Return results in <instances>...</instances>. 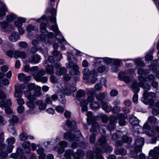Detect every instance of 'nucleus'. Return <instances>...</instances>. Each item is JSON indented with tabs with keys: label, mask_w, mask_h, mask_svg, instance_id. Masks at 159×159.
Segmentation results:
<instances>
[{
	"label": "nucleus",
	"mask_w": 159,
	"mask_h": 159,
	"mask_svg": "<svg viewBox=\"0 0 159 159\" xmlns=\"http://www.w3.org/2000/svg\"><path fill=\"white\" fill-rule=\"evenodd\" d=\"M107 139L104 136H101L98 140V145L102 147L103 153L105 152L108 154L111 153L113 150V148L111 146H106L107 144Z\"/></svg>",
	"instance_id": "f257e3e1"
},
{
	"label": "nucleus",
	"mask_w": 159,
	"mask_h": 159,
	"mask_svg": "<svg viewBox=\"0 0 159 159\" xmlns=\"http://www.w3.org/2000/svg\"><path fill=\"white\" fill-rule=\"evenodd\" d=\"M64 138L69 141H72L75 140L76 141L74 142L71 145V148L73 149L77 148L79 145V137L75 136L71 133L67 131L64 134Z\"/></svg>",
	"instance_id": "f03ea898"
},
{
	"label": "nucleus",
	"mask_w": 159,
	"mask_h": 159,
	"mask_svg": "<svg viewBox=\"0 0 159 159\" xmlns=\"http://www.w3.org/2000/svg\"><path fill=\"white\" fill-rule=\"evenodd\" d=\"M54 25H52L51 27V29L54 31L56 36V39L58 42L61 44L65 45L66 43L63 36L61 35L59 30L58 27L56 23Z\"/></svg>",
	"instance_id": "7ed1b4c3"
},
{
	"label": "nucleus",
	"mask_w": 159,
	"mask_h": 159,
	"mask_svg": "<svg viewBox=\"0 0 159 159\" xmlns=\"http://www.w3.org/2000/svg\"><path fill=\"white\" fill-rule=\"evenodd\" d=\"M76 63H72L71 62H69L67 67L69 68L73 69L69 71L70 74L72 75H78L80 74V72L79 71V67L76 64Z\"/></svg>",
	"instance_id": "20e7f679"
},
{
	"label": "nucleus",
	"mask_w": 159,
	"mask_h": 159,
	"mask_svg": "<svg viewBox=\"0 0 159 159\" xmlns=\"http://www.w3.org/2000/svg\"><path fill=\"white\" fill-rule=\"evenodd\" d=\"M115 117L119 120V124L120 126H124L125 125V119L127 118V115L126 114H124L122 113H118L116 116H115Z\"/></svg>",
	"instance_id": "39448f33"
},
{
	"label": "nucleus",
	"mask_w": 159,
	"mask_h": 159,
	"mask_svg": "<svg viewBox=\"0 0 159 159\" xmlns=\"http://www.w3.org/2000/svg\"><path fill=\"white\" fill-rule=\"evenodd\" d=\"M116 123V119L115 116H111L109 119V122L107 125V128L110 131L114 130L115 128V124Z\"/></svg>",
	"instance_id": "423d86ee"
},
{
	"label": "nucleus",
	"mask_w": 159,
	"mask_h": 159,
	"mask_svg": "<svg viewBox=\"0 0 159 159\" xmlns=\"http://www.w3.org/2000/svg\"><path fill=\"white\" fill-rule=\"evenodd\" d=\"M48 61L45 60L43 63V66L45 67L46 73L48 74H52L54 72V67L52 65L48 64Z\"/></svg>",
	"instance_id": "0eeeda50"
},
{
	"label": "nucleus",
	"mask_w": 159,
	"mask_h": 159,
	"mask_svg": "<svg viewBox=\"0 0 159 159\" xmlns=\"http://www.w3.org/2000/svg\"><path fill=\"white\" fill-rule=\"evenodd\" d=\"M95 70L93 69V70L90 71L88 68L84 69L83 70V74L84 75V79L89 80L90 78V76L95 75Z\"/></svg>",
	"instance_id": "6e6552de"
},
{
	"label": "nucleus",
	"mask_w": 159,
	"mask_h": 159,
	"mask_svg": "<svg viewBox=\"0 0 159 159\" xmlns=\"http://www.w3.org/2000/svg\"><path fill=\"white\" fill-rule=\"evenodd\" d=\"M41 59L40 56L38 54L32 55L30 56L28 59L29 63L36 64L39 63Z\"/></svg>",
	"instance_id": "1a4fd4ad"
},
{
	"label": "nucleus",
	"mask_w": 159,
	"mask_h": 159,
	"mask_svg": "<svg viewBox=\"0 0 159 159\" xmlns=\"http://www.w3.org/2000/svg\"><path fill=\"white\" fill-rule=\"evenodd\" d=\"M18 79L20 81L23 82L25 84L28 83L30 80V76H26L23 73H19L18 75Z\"/></svg>",
	"instance_id": "9d476101"
},
{
	"label": "nucleus",
	"mask_w": 159,
	"mask_h": 159,
	"mask_svg": "<svg viewBox=\"0 0 159 159\" xmlns=\"http://www.w3.org/2000/svg\"><path fill=\"white\" fill-rule=\"evenodd\" d=\"M149 155L151 157V159H158L159 158V150L155 148L153 150L149 151Z\"/></svg>",
	"instance_id": "9b49d317"
},
{
	"label": "nucleus",
	"mask_w": 159,
	"mask_h": 159,
	"mask_svg": "<svg viewBox=\"0 0 159 159\" xmlns=\"http://www.w3.org/2000/svg\"><path fill=\"white\" fill-rule=\"evenodd\" d=\"M76 90V87L73 86H70L65 87L62 90V91L64 94L68 96H70L71 95L72 93L75 92Z\"/></svg>",
	"instance_id": "f8f14e48"
},
{
	"label": "nucleus",
	"mask_w": 159,
	"mask_h": 159,
	"mask_svg": "<svg viewBox=\"0 0 159 159\" xmlns=\"http://www.w3.org/2000/svg\"><path fill=\"white\" fill-rule=\"evenodd\" d=\"M94 151L96 154L95 159H104V157L101 154L103 153V151L101 148L96 147L95 149H94Z\"/></svg>",
	"instance_id": "ddd939ff"
},
{
	"label": "nucleus",
	"mask_w": 159,
	"mask_h": 159,
	"mask_svg": "<svg viewBox=\"0 0 159 159\" xmlns=\"http://www.w3.org/2000/svg\"><path fill=\"white\" fill-rule=\"evenodd\" d=\"M45 74V71L43 69L39 70L37 73L34 74V79L37 81H39L42 76Z\"/></svg>",
	"instance_id": "4468645a"
},
{
	"label": "nucleus",
	"mask_w": 159,
	"mask_h": 159,
	"mask_svg": "<svg viewBox=\"0 0 159 159\" xmlns=\"http://www.w3.org/2000/svg\"><path fill=\"white\" fill-rule=\"evenodd\" d=\"M24 93L29 101H34L36 100L37 96H35L34 94H31V92L30 90L24 91Z\"/></svg>",
	"instance_id": "2eb2a0df"
},
{
	"label": "nucleus",
	"mask_w": 159,
	"mask_h": 159,
	"mask_svg": "<svg viewBox=\"0 0 159 159\" xmlns=\"http://www.w3.org/2000/svg\"><path fill=\"white\" fill-rule=\"evenodd\" d=\"M89 96L86 100L87 102H93L94 100V97L95 96V91L93 89H90L88 91Z\"/></svg>",
	"instance_id": "dca6fc26"
},
{
	"label": "nucleus",
	"mask_w": 159,
	"mask_h": 159,
	"mask_svg": "<svg viewBox=\"0 0 159 159\" xmlns=\"http://www.w3.org/2000/svg\"><path fill=\"white\" fill-rule=\"evenodd\" d=\"M85 155V153L84 151L81 149H78L77 152L74 153L73 155L74 157L73 159H81Z\"/></svg>",
	"instance_id": "f3484780"
},
{
	"label": "nucleus",
	"mask_w": 159,
	"mask_h": 159,
	"mask_svg": "<svg viewBox=\"0 0 159 159\" xmlns=\"http://www.w3.org/2000/svg\"><path fill=\"white\" fill-rule=\"evenodd\" d=\"M101 108L105 112L108 113L111 111L112 107L110 105H108L107 102L102 101L101 103Z\"/></svg>",
	"instance_id": "a211bd4d"
},
{
	"label": "nucleus",
	"mask_w": 159,
	"mask_h": 159,
	"mask_svg": "<svg viewBox=\"0 0 159 159\" xmlns=\"http://www.w3.org/2000/svg\"><path fill=\"white\" fill-rule=\"evenodd\" d=\"M20 38L19 34L17 32H14L9 36V40L13 42H16Z\"/></svg>",
	"instance_id": "6ab92c4d"
},
{
	"label": "nucleus",
	"mask_w": 159,
	"mask_h": 159,
	"mask_svg": "<svg viewBox=\"0 0 159 159\" xmlns=\"http://www.w3.org/2000/svg\"><path fill=\"white\" fill-rule=\"evenodd\" d=\"M140 86L139 84L136 81H134L132 83L131 85L133 92L134 93H138L139 92L140 90Z\"/></svg>",
	"instance_id": "aec40b11"
},
{
	"label": "nucleus",
	"mask_w": 159,
	"mask_h": 159,
	"mask_svg": "<svg viewBox=\"0 0 159 159\" xmlns=\"http://www.w3.org/2000/svg\"><path fill=\"white\" fill-rule=\"evenodd\" d=\"M99 124L97 122H94L92 125V127L90 129V131L93 134H98V133L97 131L98 128Z\"/></svg>",
	"instance_id": "412c9836"
},
{
	"label": "nucleus",
	"mask_w": 159,
	"mask_h": 159,
	"mask_svg": "<svg viewBox=\"0 0 159 159\" xmlns=\"http://www.w3.org/2000/svg\"><path fill=\"white\" fill-rule=\"evenodd\" d=\"M0 6H1L0 9L2 10H0V17L3 16H5L6 14L5 12L7 11V8L4 3L0 2Z\"/></svg>",
	"instance_id": "4be33fe9"
},
{
	"label": "nucleus",
	"mask_w": 159,
	"mask_h": 159,
	"mask_svg": "<svg viewBox=\"0 0 159 159\" xmlns=\"http://www.w3.org/2000/svg\"><path fill=\"white\" fill-rule=\"evenodd\" d=\"M115 152L117 155H120L124 156L126 154L127 151L125 149L123 148H117L115 149Z\"/></svg>",
	"instance_id": "5701e85b"
},
{
	"label": "nucleus",
	"mask_w": 159,
	"mask_h": 159,
	"mask_svg": "<svg viewBox=\"0 0 159 159\" xmlns=\"http://www.w3.org/2000/svg\"><path fill=\"white\" fill-rule=\"evenodd\" d=\"M26 21L25 18L19 17L18 18V20L14 22V24L15 26L17 28L21 27L22 23H25Z\"/></svg>",
	"instance_id": "b1692460"
},
{
	"label": "nucleus",
	"mask_w": 159,
	"mask_h": 159,
	"mask_svg": "<svg viewBox=\"0 0 159 159\" xmlns=\"http://www.w3.org/2000/svg\"><path fill=\"white\" fill-rule=\"evenodd\" d=\"M12 103L10 99H7L6 102L3 101L0 102V107H2L6 108L7 107H10L11 106Z\"/></svg>",
	"instance_id": "393cba45"
},
{
	"label": "nucleus",
	"mask_w": 159,
	"mask_h": 159,
	"mask_svg": "<svg viewBox=\"0 0 159 159\" xmlns=\"http://www.w3.org/2000/svg\"><path fill=\"white\" fill-rule=\"evenodd\" d=\"M85 95V91L82 89H80L77 91L76 97L78 101H80L81 100V98L84 97Z\"/></svg>",
	"instance_id": "a878e982"
},
{
	"label": "nucleus",
	"mask_w": 159,
	"mask_h": 159,
	"mask_svg": "<svg viewBox=\"0 0 159 159\" xmlns=\"http://www.w3.org/2000/svg\"><path fill=\"white\" fill-rule=\"evenodd\" d=\"M129 123L133 126L137 125L139 124V120L134 116L130 117L129 120Z\"/></svg>",
	"instance_id": "bb28decb"
},
{
	"label": "nucleus",
	"mask_w": 159,
	"mask_h": 159,
	"mask_svg": "<svg viewBox=\"0 0 159 159\" xmlns=\"http://www.w3.org/2000/svg\"><path fill=\"white\" fill-rule=\"evenodd\" d=\"M36 104L37 106H39L40 110H44L46 109L47 105L46 103H43L42 101L39 100L36 101Z\"/></svg>",
	"instance_id": "cd10ccee"
},
{
	"label": "nucleus",
	"mask_w": 159,
	"mask_h": 159,
	"mask_svg": "<svg viewBox=\"0 0 159 159\" xmlns=\"http://www.w3.org/2000/svg\"><path fill=\"white\" fill-rule=\"evenodd\" d=\"M144 143V139L143 138L138 137L136 139L134 145L142 147Z\"/></svg>",
	"instance_id": "c85d7f7f"
},
{
	"label": "nucleus",
	"mask_w": 159,
	"mask_h": 159,
	"mask_svg": "<svg viewBox=\"0 0 159 159\" xmlns=\"http://www.w3.org/2000/svg\"><path fill=\"white\" fill-rule=\"evenodd\" d=\"M37 152L39 155V158L41 159H45L46 154L44 153V150L43 148H39L37 150Z\"/></svg>",
	"instance_id": "c756f323"
},
{
	"label": "nucleus",
	"mask_w": 159,
	"mask_h": 159,
	"mask_svg": "<svg viewBox=\"0 0 159 159\" xmlns=\"http://www.w3.org/2000/svg\"><path fill=\"white\" fill-rule=\"evenodd\" d=\"M74 155L73 150L71 149L67 150L64 154V156L67 159H71V156Z\"/></svg>",
	"instance_id": "7c9ffc66"
},
{
	"label": "nucleus",
	"mask_w": 159,
	"mask_h": 159,
	"mask_svg": "<svg viewBox=\"0 0 159 159\" xmlns=\"http://www.w3.org/2000/svg\"><path fill=\"white\" fill-rule=\"evenodd\" d=\"M66 124L68 127L73 129L75 128L76 126V123L75 121L69 119L67 120Z\"/></svg>",
	"instance_id": "2f4dec72"
},
{
	"label": "nucleus",
	"mask_w": 159,
	"mask_h": 159,
	"mask_svg": "<svg viewBox=\"0 0 159 159\" xmlns=\"http://www.w3.org/2000/svg\"><path fill=\"white\" fill-rule=\"evenodd\" d=\"M68 59L70 61L69 62H71L72 63H76L77 60L73 55L71 53L69 52L67 54Z\"/></svg>",
	"instance_id": "473e14b6"
},
{
	"label": "nucleus",
	"mask_w": 159,
	"mask_h": 159,
	"mask_svg": "<svg viewBox=\"0 0 159 159\" xmlns=\"http://www.w3.org/2000/svg\"><path fill=\"white\" fill-rule=\"evenodd\" d=\"M66 72V68L65 67H62L57 70L56 73L57 75L61 76L65 74Z\"/></svg>",
	"instance_id": "72a5a7b5"
},
{
	"label": "nucleus",
	"mask_w": 159,
	"mask_h": 159,
	"mask_svg": "<svg viewBox=\"0 0 159 159\" xmlns=\"http://www.w3.org/2000/svg\"><path fill=\"white\" fill-rule=\"evenodd\" d=\"M137 72L138 74L140 75H144V76H146L149 73V70H144L142 68H139Z\"/></svg>",
	"instance_id": "f704fd0d"
},
{
	"label": "nucleus",
	"mask_w": 159,
	"mask_h": 159,
	"mask_svg": "<svg viewBox=\"0 0 159 159\" xmlns=\"http://www.w3.org/2000/svg\"><path fill=\"white\" fill-rule=\"evenodd\" d=\"M90 107L92 110H94L99 108L100 105L98 102L94 101L90 103Z\"/></svg>",
	"instance_id": "c9c22d12"
},
{
	"label": "nucleus",
	"mask_w": 159,
	"mask_h": 159,
	"mask_svg": "<svg viewBox=\"0 0 159 159\" xmlns=\"http://www.w3.org/2000/svg\"><path fill=\"white\" fill-rule=\"evenodd\" d=\"M58 100L63 104H65L66 101L65 98V94L63 93H61L58 95Z\"/></svg>",
	"instance_id": "e433bc0d"
},
{
	"label": "nucleus",
	"mask_w": 159,
	"mask_h": 159,
	"mask_svg": "<svg viewBox=\"0 0 159 159\" xmlns=\"http://www.w3.org/2000/svg\"><path fill=\"white\" fill-rule=\"evenodd\" d=\"M139 86L140 87H142L144 90V92L146 91H148V90H149L151 88L150 85L147 83L145 84V83H140V85Z\"/></svg>",
	"instance_id": "4c0bfd02"
},
{
	"label": "nucleus",
	"mask_w": 159,
	"mask_h": 159,
	"mask_svg": "<svg viewBox=\"0 0 159 159\" xmlns=\"http://www.w3.org/2000/svg\"><path fill=\"white\" fill-rule=\"evenodd\" d=\"M30 143L27 141L23 142L22 144V146L25 148V151L28 153L30 151Z\"/></svg>",
	"instance_id": "58836bf2"
},
{
	"label": "nucleus",
	"mask_w": 159,
	"mask_h": 159,
	"mask_svg": "<svg viewBox=\"0 0 159 159\" xmlns=\"http://www.w3.org/2000/svg\"><path fill=\"white\" fill-rule=\"evenodd\" d=\"M40 38L41 41L46 44L50 43V41L47 39L46 35L44 34H41L40 35Z\"/></svg>",
	"instance_id": "ea45409f"
},
{
	"label": "nucleus",
	"mask_w": 159,
	"mask_h": 159,
	"mask_svg": "<svg viewBox=\"0 0 159 159\" xmlns=\"http://www.w3.org/2000/svg\"><path fill=\"white\" fill-rule=\"evenodd\" d=\"M47 25L46 24L44 23H42L40 25L41 32L42 33H46L48 32L46 29Z\"/></svg>",
	"instance_id": "a19ab883"
},
{
	"label": "nucleus",
	"mask_w": 159,
	"mask_h": 159,
	"mask_svg": "<svg viewBox=\"0 0 159 159\" xmlns=\"http://www.w3.org/2000/svg\"><path fill=\"white\" fill-rule=\"evenodd\" d=\"M122 140L124 142L127 143L128 144L131 143L132 142V138L126 135H124L123 136Z\"/></svg>",
	"instance_id": "79ce46f5"
},
{
	"label": "nucleus",
	"mask_w": 159,
	"mask_h": 159,
	"mask_svg": "<svg viewBox=\"0 0 159 159\" xmlns=\"http://www.w3.org/2000/svg\"><path fill=\"white\" fill-rule=\"evenodd\" d=\"M19 119L18 117L15 116H13L11 120H9V122L11 125H14L15 124L18 122Z\"/></svg>",
	"instance_id": "37998d69"
},
{
	"label": "nucleus",
	"mask_w": 159,
	"mask_h": 159,
	"mask_svg": "<svg viewBox=\"0 0 159 159\" xmlns=\"http://www.w3.org/2000/svg\"><path fill=\"white\" fill-rule=\"evenodd\" d=\"M41 87L37 86L34 91V94L37 97H39L41 95Z\"/></svg>",
	"instance_id": "c03bdc74"
},
{
	"label": "nucleus",
	"mask_w": 159,
	"mask_h": 159,
	"mask_svg": "<svg viewBox=\"0 0 159 159\" xmlns=\"http://www.w3.org/2000/svg\"><path fill=\"white\" fill-rule=\"evenodd\" d=\"M16 18L17 16L14 14H11L10 15H7V20L9 22L12 21Z\"/></svg>",
	"instance_id": "a18cd8bd"
},
{
	"label": "nucleus",
	"mask_w": 159,
	"mask_h": 159,
	"mask_svg": "<svg viewBox=\"0 0 159 159\" xmlns=\"http://www.w3.org/2000/svg\"><path fill=\"white\" fill-rule=\"evenodd\" d=\"M120 108L118 106H115L113 107H112L111 111L116 114H118L120 111Z\"/></svg>",
	"instance_id": "49530a36"
},
{
	"label": "nucleus",
	"mask_w": 159,
	"mask_h": 159,
	"mask_svg": "<svg viewBox=\"0 0 159 159\" xmlns=\"http://www.w3.org/2000/svg\"><path fill=\"white\" fill-rule=\"evenodd\" d=\"M153 52L152 51L149 52L148 54L145 56V60L147 61H151L153 59L152 53Z\"/></svg>",
	"instance_id": "de8ad7c7"
},
{
	"label": "nucleus",
	"mask_w": 159,
	"mask_h": 159,
	"mask_svg": "<svg viewBox=\"0 0 159 159\" xmlns=\"http://www.w3.org/2000/svg\"><path fill=\"white\" fill-rule=\"evenodd\" d=\"M52 54L55 57H58L60 58V60L62 58V54L60 52L57 50H54L52 52Z\"/></svg>",
	"instance_id": "09e8293b"
},
{
	"label": "nucleus",
	"mask_w": 159,
	"mask_h": 159,
	"mask_svg": "<svg viewBox=\"0 0 159 159\" xmlns=\"http://www.w3.org/2000/svg\"><path fill=\"white\" fill-rule=\"evenodd\" d=\"M28 137L27 133H22L20 135V139L21 141H25L27 140Z\"/></svg>",
	"instance_id": "8fccbe9b"
},
{
	"label": "nucleus",
	"mask_w": 159,
	"mask_h": 159,
	"mask_svg": "<svg viewBox=\"0 0 159 159\" xmlns=\"http://www.w3.org/2000/svg\"><path fill=\"white\" fill-rule=\"evenodd\" d=\"M97 73L95 71V75H92V76H90V78L89 79H90V82L93 84H94L96 81H98V79L96 77L97 76Z\"/></svg>",
	"instance_id": "3c124183"
},
{
	"label": "nucleus",
	"mask_w": 159,
	"mask_h": 159,
	"mask_svg": "<svg viewBox=\"0 0 159 159\" xmlns=\"http://www.w3.org/2000/svg\"><path fill=\"white\" fill-rule=\"evenodd\" d=\"M156 118L154 116H149L148 120V121L151 124H154L156 122Z\"/></svg>",
	"instance_id": "603ef678"
},
{
	"label": "nucleus",
	"mask_w": 159,
	"mask_h": 159,
	"mask_svg": "<svg viewBox=\"0 0 159 159\" xmlns=\"http://www.w3.org/2000/svg\"><path fill=\"white\" fill-rule=\"evenodd\" d=\"M101 59H102V60L104 61L105 63L107 65H109L112 62L113 60L112 59L108 57H106L104 58H100Z\"/></svg>",
	"instance_id": "864d4df0"
},
{
	"label": "nucleus",
	"mask_w": 159,
	"mask_h": 159,
	"mask_svg": "<svg viewBox=\"0 0 159 159\" xmlns=\"http://www.w3.org/2000/svg\"><path fill=\"white\" fill-rule=\"evenodd\" d=\"M143 95L146 97H149V96H150L152 97H154L156 96V94L153 92L148 93V91H146L143 92Z\"/></svg>",
	"instance_id": "5fc2aeb1"
},
{
	"label": "nucleus",
	"mask_w": 159,
	"mask_h": 159,
	"mask_svg": "<svg viewBox=\"0 0 159 159\" xmlns=\"http://www.w3.org/2000/svg\"><path fill=\"white\" fill-rule=\"evenodd\" d=\"M86 157L89 159H93L94 157V153L92 151H89L86 153Z\"/></svg>",
	"instance_id": "6e6d98bb"
},
{
	"label": "nucleus",
	"mask_w": 159,
	"mask_h": 159,
	"mask_svg": "<svg viewBox=\"0 0 159 159\" xmlns=\"http://www.w3.org/2000/svg\"><path fill=\"white\" fill-rule=\"evenodd\" d=\"M98 134L92 133L89 137V141L91 144H93L95 141L96 136Z\"/></svg>",
	"instance_id": "4d7b16f0"
},
{
	"label": "nucleus",
	"mask_w": 159,
	"mask_h": 159,
	"mask_svg": "<svg viewBox=\"0 0 159 159\" xmlns=\"http://www.w3.org/2000/svg\"><path fill=\"white\" fill-rule=\"evenodd\" d=\"M37 86L36 85L34 84L30 83L27 85V88L28 89V90H30V92H31V90H34Z\"/></svg>",
	"instance_id": "13d9d810"
},
{
	"label": "nucleus",
	"mask_w": 159,
	"mask_h": 159,
	"mask_svg": "<svg viewBox=\"0 0 159 159\" xmlns=\"http://www.w3.org/2000/svg\"><path fill=\"white\" fill-rule=\"evenodd\" d=\"M36 102L34 101H28L26 103L27 106L30 108H34Z\"/></svg>",
	"instance_id": "bf43d9fd"
},
{
	"label": "nucleus",
	"mask_w": 159,
	"mask_h": 159,
	"mask_svg": "<svg viewBox=\"0 0 159 159\" xmlns=\"http://www.w3.org/2000/svg\"><path fill=\"white\" fill-rule=\"evenodd\" d=\"M0 24L1 25L2 30L3 31L6 32V31L5 29H6L7 26H8V23L4 21L2 23H1Z\"/></svg>",
	"instance_id": "052dcab7"
},
{
	"label": "nucleus",
	"mask_w": 159,
	"mask_h": 159,
	"mask_svg": "<svg viewBox=\"0 0 159 159\" xmlns=\"http://www.w3.org/2000/svg\"><path fill=\"white\" fill-rule=\"evenodd\" d=\"M7 142L8 145H13L15 142V139L13 137L7 139Z\"/></svg>",
	"instance_id": "680f3d73"
},
{
	"label": "nucleus",
	"mask_w": 159,
	"mask_h": 159,
	"mask_svg": "<svg viewBox=\"0 0 159 159\" xmlns=\"http://www.w3.org/2000/svg\"><path fill=\"white\" fill-rule=\"evenodd\" d=\"M105 97V95L103 93H99L97 96V99L99 101H102L103 100Z\"/></svg>",
	"instance_id": "e2e57ef3"
},
{
	"label": "nucleus",
	"mask_w": 159,
	"mask_h": 159,
	"mask_svg": "<svg viewBox=\"0 0 159 159\" xmlns=\"http://www.w3.org/2000/svg\"><path fill=\"white\" fill-rule=\"evenodd\" d=\"M15 96L16 98H20L22 96V91L16 90H15Z\"/></svg>",
	"instance_id": "0e129e2a"
},
{
	"label": "nucleus",
	"mask_w": 159,
	"mask_h": 159,
	"mask_svg": "<svg viewBox=\"0 0 159 159\" xmlns=\"http://www.w3.org/2000/svg\"><path fill=\"white\" fill-rule=\"evenodd\" d=\"M55 110L57 112L61 113H63L64 111V108L61 106H56Z\"/></svg>",
	"instance_id": "69168bd1"
},
{
	"label": "nucleus",
	"mask_w": 159,
	"mask_h": 159,
	"mask_svg": "<svg viewBox=\"0 0 159 159\" xmlns=\"http://www.w3.org/2000/svg\"><path fill=\"white\" fill-rule=\"evenodd\" d=\"M118 91L116 89L111 90L110 92V95L112 97H115L118 94Z\"/></svg>",
	"instance_id": "338daca9"
},
{
	"label": "nucleus",
	"mask_w": 159,
	"mask_h": 159,
	"mask_svg": "<svg viewBox=\"0 0 159 159\" xmlns=\"http://www.w3.org/2000/svg\"><path fill=\"white\" fill-rule=\"evenodd\" d=\"M106 70V67L105 66L102 65L98 67V71L99 73H102L104 72Z\"/></svg>",
	"instance_id": "774afa93"
}]
</instances>
